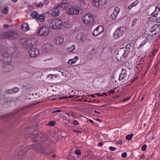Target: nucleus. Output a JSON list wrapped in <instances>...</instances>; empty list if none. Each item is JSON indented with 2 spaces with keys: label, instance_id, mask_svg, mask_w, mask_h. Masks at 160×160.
<instances>
[{
  "label": "nucleus",
  "instance_id": "obj_39",
  "mask_svg": "<svg viewBox=\"0 0 160 160\" xmlns=\"http://www.w3.org/2000/svg\"><path fill=\"white\" fill-rule=\"evenodd\" d=\"M13 90V93H17L18 92L20 88H17V87H14L12 89Z\"/></svg>",
  "mask_w": 160,
  "mask_h": 160
},
{
  "label": "nucleus",
  "instance_id": "obj_21",
  "mask_svg": "<svg viewBox=\"0 0 160 160\" xmlns=\"http://www.w3.org/2000/svg\"><path fill=\"white\" fill-rule=\"evenodd\" d=\"M84 38V35L82 33L78 34L76 36V39L78 42L82 41Z\"/></svg>",
  "mask_w": 160,
  "mask_h": 160
},
{
  "label": "nucleus",
  "instance_id": "obj_32",
  "mask_svg": "<svg viewBox=\"0 0 160 160\" xmlns=\"http://www.w3.org/2000/svg\"><path fill=\"white\" fill-rule=\"evenodd\" d=\"M38 15V13L37 12L35 11H33L32 12L31 14V16H32L33 18H36L37 17Z\"/></svg>",
  "mask_w": 160,
  "mask_h": 160
},
{
  "label": "nucleus",
  "instance_id": "obj_36",
  "mask_svg": "<svg viewBox=\"0 0 160 160\" xmlns=\"http://www.w3.org/2000/svg\"><path fill=\"white\" fill-rule=\"evenodd\" d=\"M133 135V134L132 133L130 135H128L126 136V138L127 140L129 141L131 139Z\"/></svg>",
  "mask_w": 160,
  "mask_h": 160
},
{
  "label": "nucleus",
  "instance_id": "obj_24",
  "mask_svg": "<svg viewBox=\"0 0 160 160\" xmlns=\"http://www.w3.org/2000/svg\"><path fill=\"white\" fill-rule=\"evenodd\" d=\"M8 32H0V39H5L8 38Z\"/></svg>",
  "mask_w": 160,
  "mask_h": 160
},
{
  "label": "nucleus",
  "instance_id": "obj_27",
  "mask_svg": "<svg viewBox=\"0 0 160 160\" xmlns=\"http://www.w3.org/2000/svg\"><path fill=\"white\" fill-rule=\"evenodd\" d=\"M58 76L57 74H50L48 75L47 78L50 79H52L57 78Z\"/></svg>",
  "mask_w": 160,
  "mask_h": 160
},
{
  "label": "nucleus",
  "instance_id": "obj_29",
  "mask_svg": "<svg viewBox=\"0 0 160 160\" xmlns=\"http://www.w3.org/2000/svg\"><path fill=\"white\" fill-rule=\"evenodd\" d=\"M56 124V122L55 121H52L48 123L47 125L50 127H53L55 126Z\"/></svg>",
  "mask_w": 160,
  "mask_h": 160
},
{
  "label": "nucleus",
  "instance_id": "obj_48",
  "mask_svg": "<svg viewBox=\"0 0 160 160\" xmlns=\"http://www.w3.org/2000/svg\"><path fill=\"white\" fill-rule=\"evenodd\" d=\"M138 3V0L132 3L131 4L132 6L134 7L136 6Z\"/></svg>",
  "mask_w": 160,
  "mask_h": 160
},
{
  "label": "nucleus",
  "instance_id": "obj_16",
  "mask_svg": "<svg viewBox=\"0 0 160 160\" xmlns=\"http://www.w3.org/2000/svg\"><path fill=\"white\" fill-rule=\"evenodd\" d=\"M119 8L118 7L115 8L112 13L110 16V18L112 19H115L119 12Z\"/></svg>",
  "mask_w": 160,
  "mask_h": 160
},
{
  "label": "nucleus",
  "instance_id": "obj_25",
  "mask_svg": "<svg viewBox=\"0 0 160 160\" xmlns=\"http://www.w3.org/2000/svg\"><path fill=\"white\" fill-rule=\"evenodd\" d=\"M139 20L138 19L134 18L133 19L131 27H133L134 26H138L139 25Z\"/></svg>",
  "mask_w": 160,
  "mask_h": 160
},
{
  "label": "nucleus",
  "instance_id": "obj_62",
  "mask_svg": "<svg viewBox=\"0 0 160 160\" xmlns=\"http://www.w3.org/2000/svg\"><path fill=\"white\" fill-rule=\"evenodd\" d=\"M52 58H51L48 59H47L44 60V61H46L48 60H52Z\"/></svg>",
  "mask_w": 160,
  "mask_h": 160
},
{
  "label": "nucleus",
  "instance_id": "obj_53",
  "mask_svg": "<svg viewBox=\"0 0 160 160\" xmlns=\"http://www.w3.org/2000/svg\"><path fill=\"white\" fill-rule=\"evenodd\" d=\"M109 149L111 151H114L116 150V148H115L111 146L109 147Z\"/></svg>",
  "mask_w": 160,
  "mask_h": 160
},
{
  "label": "nucleus",
  "instance_id": "obj_52",
  "mask_svg": "<svg viewBox=\"0 0 160 160\" xmlns=\"http://www.w3.org/2000/svg\"><path fill=\"white\" fill-rule=\"evenodd\" d=\"M158 13H157L154 12H153L151 13V16H152L153 17H156L157 16V14Z\"/></svg>",
  "mask_w": 160,
  "mask_h": 160
},
{
  "label": "nucleus",
  "instance_id": "obj_59",
  "mask_svg": "<svg viewBox=\"0 0 160 160\" xmlns=\"http://www.w3.org/2000/svg\"><path fill=\"white\" fill-rule=\"evenodd\" d=\"M3 27L5 28H8V25L7 24H5L3 25Z\"/></svg>",
  "mask_w": 160,
  "mask_h": 160
},
{
  "label": "nucleus",
  "instance_id": "obj_51",
  "mask_svg": "<svg viewBox=\"0 0 160 160\" xmlns=\"http://www.w3.org/2000/svg\"><path fill=\"white\" fill-rule=\"evenodd\" d=\"M73 123L75 125H78L79 124V123L76 120H74L73 122Z\"/></svg>",
  "mask_w": 160,
  "mask_h": 160
},
{
  "label": "nucleus",
  "instance_id": "obj_60",
  "mask_svg": "<svg viewBox=\"0 0 160 160\" xmlns=\"http://www.w3.org/2000/svg\"><path fill=\"white\" fill-rule=\"evenodd\" d=\"M95 94L96 95H98V96L102 97V96H103V95L102 94H100V93H97Z\"/></svg>",
  "mask_w": 160,
  "mask_h": 160
},
{
  "label": "nucleus",
  "instance_id": "obj_58",
  "mask_svg": "<svg viewBox=\"0 0 160 160\" xmlns=\"http://www.w3.org/2000/svg\"><path fill=\"white\" fill-rule=\"evenodd\" d=\"M79 58L78 56H75L73 59V60H75V61H76L78 60Z\"/></svg>",
  "mask_w": 160,
  "mask_h": 160
},
{
  "label": "nucleus",
  "instance_id": "obj_12",
  "mask_svg": "<svg viewBox=\"0 0 160 160\" xmlns=\"http://www.w3.org/2000/svg\"><path fill=\"white\" fill-rule=\"evenodd\" d=\"M8 38L10 40H14L17 39L18 36V33L15 31H8Z\"/></svg>",
  "mask_w": 160,
  "mask_h": 160
},
{
  "label": "nucleus",
  "instance_id": "obj_30",
  "mask_svg": "<svg viewBox=\"0 0 160 160\" xmlns=\"http://www.w3.org/2000/svg\"><path fill=\"white\" fill-rule=\"evenodd\" d=\"M153 6L155 8V9L153 12H156V13H158V12L160 11V5H157V6L155 7L153 5Z\"/></svg>",
  "mask_w": 160,
  "mask_h": 160
},
{
  "label": "nucleus",
  "instance_id": "obj_28",
  "mask_svg": "<svg viewBox=\"0 0 160 160\" xmlns=\"http://www.w3.org/2000/svg\"><path fill=\"white\" fill-rule=\"evenodd\" d=\"M60 14L59 12V10L57 9H55L54 11L52 12V17H55L56 16H58Z\"/></svg>",
  "mask_w": 160,
  "mask_h": 160
},
{
  "label": "nucleus",
  "instance_id": "obj_49",
  "mask_svg": "<svg viewBox=\"0 0 160 160\" xmlns=\"http://www.w3.org/2000/svg\"><path fill=\"white\" fill-rule=\"evenodd\" d=\"M40 152L43 153L45 155H47L49 153L47 152L46 151H44V150L43 149V151H42V152Z\"/></svg>",
  "mask_w": 160,
  "mask_h": 160
},
{
  "label": "nucleus",
  "instance_id": "obj_11",
  "mask_svg": "<svg viewBox=\"0 0 160 160\" xmlns=\"http://www.w3.org/2000/svg\"><path fill=\"white\" fill-rule=\"evenodd\" d=\"M39 53L38 49L35 48H32L29 50L28 53L31 57H35L38 56Z\"/></svg>",
  "mask_w": 160,
  "mask_h": 160
},
{
  "label": "nucleus",
  "instance_id": "obj_22",
  "mask_svg": "<svg viewBox=\"0 0 160 160\" xmlns=\"http://www.w3.org/2000/svg\"><path fill=\"white\" fill-rule=\"evenodd\" d=\"M22 29L24 31H27L29 29L28 24L26 23H24L22 24L21 27Z\"/></svg>",
  "mask_w": 160,
  "mask_h": 160
},
{
  "label": "nucleus",
  "instance_id": "obj_14",
  "mask_svg": "<svg viewBox=\"0 0 160 160\" xmlns=\"http://www.w3.org/2000/svg\"><path fill=\"white\" fill-rule=\"evenodd\" d=\"M130 50H128L127 49L124 50L123 48H121L120 50L118 51V54H122V57H123V58H125L126 57L128 54L130 53Z\"/></svg>",
  "mask_w": 160,
  "mask_h": 160
},
{
  "label": "nucleus",
  "instance_id": "obj_45",
  "mask_svg": "<svg viewBox=\"0 0 160 160\" xmlns=\"http://www.w3.org/2000/svg\"><path fill=\"white\" fill-rule=\"evenodd\" d=\"M117 145H121L122 144V141L121 140H119L116 142Z\"/></svg>",
  "mask_w": 160,
  "mask_h": 160
},
{
  "label": "nucleus",
  "instance_id": "obj_46",
  "mask_svg": "<svg viewBox=\"0 0 160 160\" xmlns=\"http://www.w3.org/2000/svg\"><path fill=\"white\" fill-rule=\"evenodd\" d=\"M147 148V145L146 144H144L142 146V150L143 151H145L146 150Z\"/></svg>",
  "mask_w": 160,
  "mask_h": 160
},
{
  "label": "nucleus",
  "instance_id": "obj_34",
  "mask_svg": "<svg viewBox=\"0 0 160 160\" xmlns=\"http://www.w3.org/2000/svg\"><path fill=\"white\" fill-rule=\"evenodd\" d=\"M75 49V46L74 45H73L71 47L67 48V50L68 52H71L73 51Z\"/></svg>",
  "mask_w": 160,
  "mask_h": 160
},
{
  "label": "nucleus",
  "instance_id": "obj_15",
  "mask_svg": "<svg viewBox=\"0 0 160 160\" xmlns=\"http://www.w3.org/2000/svg\"><path fill=\"white\" fill-rule=\"evenodd\" d=\"M63 38L62 37L58 36L55 38L54 42L57 45L62 44L63 42Z\"/></svg>",
  "mask_w": 160,
  "mask_h": 160
},
{
  "label": "nucleus",
  "instance_id": "obj_61",
  "mask_svg": "<svg viewBox=\"0 0 160 160\" xmlns=\"http://www.w3.org/2000/svg\"><path fill=\"white\" fill-rule=\"evenodd\" d=\"M61 112V110H57L54 111L53 112Z\"/></svg>",
  "mask_w": 160,
  "mask_h": 160
},
{
  "label": "nucleus",
  "instance_id": "obj_41",
  "mask_svg": "<svg viewBox=\"0 0 160 160\" xmlns=\"http://www.w3.org/2000/svg\"><path fill=\"white\" fill-rule=\"evenodd\" d=\"M36 6L39 8H42L43 7V4L42 2H40L39 3L36 4Z\"/></svg>",
  "mask_w": 160,
  "mask_h": 160
},
{
  "label": "nucleus",
  "instance_id": "obj_35",
  "mask_svg": "<svg viewBox=\"0 0 160 160\" xmlns=\"http://www.w3.org/2000/svg\"><path fill=\"white\" fill-rule=\"evenodd\" d=\"M99 4V0H97V1L95 0L93 2L92 5L96 7H98Z\"/></svg>",
  "mask_w": 160,
  "mask_h": 160
},
{
  "label": "nucleus",
  "instance_id": "obj_54",
  "mask_svg": "<svg viewBox=\"0 0 160 160\" xmlns=\"http://www.w3.org/2000/svg\"><path fill=\"white\" fill-rule=\"evenodd\" d=\"M61 3H63L65 4H67V5H68V4L67 3L68 2L67 0H62Z\"/></svg>",
  "mask_w": 160,
  "mask_h": 160
},
{
  "label": "nucleus",
  "instance_id": "obj_17",
  "mask_svg": "<svg viewBox=\"0 0 160 160\" xmlns=\"http://www.w3.org/2000/svg\"><path fill=\"white\" fill-rule=\"evenodd\" d=\"M52 48V46L49 44H44L42 47V49L44 52H49Z\"/></svg>",
  "mask_w": 160,
  "mask_h": 160
},
{
  "label": "nucleus",
  "instance_id": "obj_31",
  "mask_svg": "<svg viewBox=\"0 0 160 160\" xmlns=\"http://www.w3.org/2000/svg\"><path fill=\"white\" fill-rule=\"evenodd\" d=\"M67 6L68 5H67V4H65L63 3H61L60 4H59L57 6V8H62L63 9H65L67 7Z\"/></svg>",
  "mask_w": 160,
  "mask_h": 160
},
{
  "label": "nucleus",
  "instance_id": "obj_4",
  "mask_svg": "<svg viewBox=\"0 0 160 160\" xmlns=\"http://www.w3.org/2000/svg\"><path fill=\"white\" fill-rule=\"evenodd\" d=\"M22 41V46L25 48H29L36 45L38 43L37 40L35 39H31L23 40H21Z\"/></svg>",
  "mask_w": 160,
  "mask_h": 160
},
{
  "label": "nucleus",
  "instance_id": "obj_42",
  "mask_svg": "<svg viewBox=\"0 0 160 160\" xmlns=\"http://www.w3.org/2000/svg\"><path fill=\"white\" fill-rule=\"evenodd\" d=\"M146 43V42L145 41H142L141 44H140L139 47L138 48V49L140 48L142 46H143L144 45H145Z\"/></svg>",
  "mask_w": 160,
  "mask_h": 160
},
{
  "label": "nucleus",
  "instance_id": "obj_55",
  "mask_svg": "<svg viewBox=\"0 0 160 160\" xmlns=\"http://www.w3.org/2000/svg\"><path fill=\"white\" fill-rule=\"evenodd\" d=\"M43 3L45 4H47L48 3V0H44L43 1Z\"/></svg>",
  "mask_w": 160,
  "mask_h": 160
},
{
  "label": "nucleus",
  "instance_id": "obj_6",
  "mask_svg": "<svg viewBox=\"0 0 160 160\" xmlns=\"http://www.w3.org/2000/svg\"><path fill=\"white\" fill-rule=\"evenodd\" d=\"M83 22L87 26L92 25L94 22L93 15L89 13L85 14L82 18Z\"/></svg>",
  "mask_w": 160,
  "mask_h": 160
},
{
  "label": "nucleus",
  "instance_id": "obj_18",
  "mask_svg": "<svg viewBox=\"0 0 160 160\" xmlns=\"http://www.w3.org/2000/svg\"><path fill=\"white\" fill-rule=\"evenodd\" d=\"M127 75L125 70L122 69L121 71V73L119 75L118 80L120 81L123 80L126 77Z\"/></svg>",
  "mask_w": 160,
  "mask_h": 160
},
{
  "label": "nucleus",
  "instance_id": "obj_8",
  "mask_svg": "<svg viewBox=\"0 0 160 160\" xmlns=\"http://www.w3.org/2000/svg\"><path fill=\"white\" fill-rule=\"evenodd\" d=\"M125 28L123 27L118 28L113 33V38L115 39H117L122 36L125 31Z\"/></svg>",
  "mask_w": 160,
  "mask_h": 160
},
{
  "label": "nucleus",
  "instance_id": "obj_50",
  "mask_svg": "<svg viewBox=\"0 0 160 160\" xmlns=\"http://www.w3.org/2000/svg\"><path fill=\"white\" fill-rule=\"evenodd\" d=\"M121 156L123 158H126L127 156V153L126 152H124L122 154Z\"/></svg>",
  "mask_w": 160,
  "mask_h": 160
},
{
  "label": "nucleus",
  "instance_id": "obj_64",
  "mask_svg": "<svg viewBox=\"0 0 160 160\" xmlns=\"http://www.w3.org/2000/svg\"><path fill=\"white\" fill-rule=\"evenodd\" d=\"M107 105V104H104V105H102L100 106V107H106V106Z\"/></svg>",
  "mask_w": 160,
  "mask_h": 160
},
{
  "label": "nucleus",
  "instance_id": "obj_13",
  "mask_svg": "<svg viewBox=\"0 0 160 160\" xmlns=\"http://www.w3.org/2000/svg\"><path fill=\"white\" fill-rule=\"evenodd\" d=\"M49 32V28L47 27H42L40 28L38 32L40 35H47Z\"/></svg>",
  "mask_w": 160,
  "mask_h": 160
},
{
  "label": "nucleus",
  "instance_id": "obj_47",
  "mask_svg": "<svg viewBox=\"0 0 160 160\" xmlns=\"http://www.w3.org/2000/svg\"><path fill=\"white\" fill-rule=\"evenodd\" d=\"M75 153L77 155H79L81 154V152L80 150L78 149L75 151Z\"/></svg>",
  "mask_w": 160,
  "mask_h": 160
},
{
  "label": "nucleus",
  "instance_id": "obj_2",
  "mask_svg": "<svg viewBox=\"0 0 160 160\" xmlns=\"http://www.w3.org/2000/svg\"><path fill=\"white\" fill-rule=\"evenodd\" d=\"M31 148L35 149L37 151L40 152L43 151L41 143H38L37 144H34L31 145L24 146L20 147L17 150L18 155L19 156L26 154V152L28 150Z\"/></svg>",
  "mask_w": 160,
  "mask_h": 160
},
{
  "label": "nucleus",
  "instance_id": "obj_38",
  "mask_svg": "<svg viewBox=\"0 0 160 160\" xmlns=\"http://www.w3.org/2000/svg\"><path fill=\"white\" fill-rule=\"evenodd\" d=\"M151 33L150 32H148L147 33H146V35H145L144 37H146V38H147L148 37H150V36H151V38L153 37V34H151L150 33Z\"/></svg>",
  "mask_w": 160,
  "mask_h": 160
},
{
  "label": "nucleus",
  "instance_id": "obj_20",
  "mask_svg": "<svg viewBox=\"0 0 160 160\" xmlns=\"http://www.w3.org/2000/svg\"><path fill=\"white\" fill-rule=\"evenodd\" d=\"M23 87L26 89H29L32 87L31 83L29 81H24L22 84Z\"/></svg>",
  "mask_w": 160,
  "mask_h": 160
},
{
  "label": "nucleus",
  "instance_id": "obj_7",
  "mask_svg": "<svg viewBox=\"0 0 160 160\" xmlns=\"http://www.w3.org/2000/svg\"><path fill=\"white\" fill-rule=\"evenodd\" d=\"M80 7L77 5H74L69 8L67 12L71 15H78L80 10Z\"/></svg>",
  "mask_w": 160,
  "mask_h": 160
},
{
  "label": "nucleus",
  "instance_id": "obj_1",
  "mask_svg": "<svg viewBox=\"0 0 160 160\" xmlns=\"http://www.w3.org/2000/svg\"><path fill=\"white\" fill-rule=\"evenodd\" d=\"M15 51L14 48L11 47L8 50V52H3L0 55V59L3 62L4 70L5 72L12 71L14 68V66L11 64L12 60L11 55Z\"/></svg>",
  "mask_w": 160,
  "mask_h": 160
},
{
  "label": "nucleus",
  "instance_id": "obj_9",
  "mask_svg": "<svg viewBox=\"0 0 160 160\" xmlns=\"http://www.w3.org/2000/svg\"><path fill=\"white\" fill-rule=\"evenodd\" d=\"M41 95L39 93H36L35 94H29L28 96L26 97V99L28 100H31L33 102L36 101V99H40L41 98Z\"/></svg>",
  "mask_w": 160,
  "mask_h": 160
},
{
  "label": "nucleus",
  "instance_id": "obj_57",
  "mask_svg": "<svg viewBox=\"0 0 160 160\" xmlns=\"http://www.w3.org/2000/svg\"><path fill=\"white\" fill-rule=\"evenodd\" d=\"M103 142H99L98 143V146H101L103 145Z\"/></svg>",
  "mask_w": 160,
  "mask_h": 160
},
{
  "label": "nucleus",
  "instance_id": "obj_63",
  "mask_svg": "<svg viewBox=\"0 0 160 160\" xmlns=\"http://www.w3.org/2000/svg\"><path fill=\"white\" fill-rule=\"evenodd\" d=\"M144 157H145V155L144 154H143L141 156L140 158H143Z\"/></svg>",
  "mask_w": 160,
  "mask_h": 160
},
{
  "label": "nucleus",
  "instance_id": "obj_33",
  "mask_svg": "<svg viewBox=\"0 0 160 160\" xmlns=\"http://www.w3.org/2000/svg\"><path fill=\"white\" fill-rule=\"evenodd\" d=\"M2 12L4 14H7L9 12V8L8 7H6L4 8L2 10Z\"/></svg>",
  "mask_w": 160,
  "mask_h": 160
},
{
  "label": "nucleus",
  "instance_id": "obj_10",
  "mask_svg": "<svg viewBox=\"0 0 160 160\" xmlns=\"http://www.w3.org/2000/svg\"><path fill=\"white\" fill-rule=\"evenodd\" d=\"M104 32L103 27L101 25H99L93 31L92 34L95 36L100 35Z\"/></svg>",
  "mask_w": 160,
  "mask_h": 160
},
{
  "label": "nucleus",
  "instance_id": "obj_3",
  "mask_svg": "<svg viewBox=\"0 0 160 160\" xmlns=\"http://www.w3.org/2000/svg\"><path fill=\"white\" fill-rule=\"evenodd\" d=\"M50 27L53 29H59L62 26V22L59 19H51L48 21Z\"/></svg>",
  "mask_w": 160,
  "mask_h": 160
},
{
  "label": "nucleus",
  "instance_id": "obj_56",
  "mask_svg": "<svg viewBox=\"0 0 160 160\" xmlns=\"http://www.w3.org/2000/svg\"><path fill=\"white\" fill-rule=\"evenodd\" d=\"M130 99V98L128 97L127 98H125L124 99L122 100V101L123 102H126L127 100H128Z\"/></svg>",
  "mask_w": 160,
  "mask_h": 160
},
{
  "label": "nucleus",
  "instance_id": "obj_23",
  "mask_svg": "<svg viewBox=\"0 0 160 160\" xmlns=\"http://www.w3.org/2000/svg\"><path fill=\"white\" fill-rule=\"evenodd\" d=\"M160 25L157 24H155L153 25L149 30V32H153L155 31L156 30H157L158 28H160Z\"/></svg>",
  "mask_w": 160,
  "mask_h": 160
},
{
  "label": "nucleus",
  "instance_id": "obj_40",
  "mask_svg": "<svg viewBox=\"0 0 160 160\" xmlns=\"http://www.w3.org/2000/svg\"><path fill=\"white\" fill-rule=\"evenodd\" d=\"M125 48L127 49L130 50L132 48L131 46V45L130 44H128L126 46Z\"/></svg>",
  "mask_w": 160,
  "mask_h": 160
},
{
  "label": "nucleus",
  "instance_id": "obj_37",
  "mask_svg": "<svg viewBox=\"0 0 160 160\" xmlns=\"http://www.w3.org/2000/svg\"><path fill=\"white\" fill-rule=\"evenodd\" d=\"M75 62L76 61L73 60V59H70L68 61V63L69 65H72L75 63Z\"/></svg>",
  "mask_w": 160,
  "mask_h": 160
},
{
  "label": "nucleus",
  "instance_id": "obj_26",
  "mask_svg": "<svg viewBox=\"0 0 160 160\" xmlns=\"http://www.w3.org/2000/svg\"><path fill=\"white\" fill-rule=\"evenodd\" d=\"M36 20L40 22H44L45 21V16L43 15L40 14L36 18Z\"/></svg>",
  "mask_w": 160,
  "mask_h": 160
},
{
  "label": "nucleus",
  "instance_id": "obj_44",
  "mask_svg": "<svg viewBox=\"0 0 160 160\" xmlns=\"http://www.w3.org/2000/svg\"><path fill=\"white\" fill-rule=\"evenodd\" d=\"M6 93L8 94H11L13 93L12 89L7 90L6 91Z\"/></svg>",
  "mask_w": 160,
  "mask_h": 160
},
{
  "label": "nucleus",
  "instance_id": "obj_19",
  "mask_svg": "<svg viewBox=\"0 0 160 160\" xmlns=\"http://www.w3.org/2000/svg\"><path fill=\"white\" fill-rule=\"evenodd\" d=\"M13 115V113H10L7 115H4L0 116V120L3 121L5 119L10 118L11 117H12Z\"/></svg>",
  "mask_w": 160,
  "mask_h": 160
},
{
  "label": "nucleus",
  "instance_id": "obj_43",
  "mask_svg": "<svg viewBox=\"0 0 160 160\" xmlns=\"http://www.w3.org/2000/svg\"><path fill=\"white\" fill-rule=\"evenodd\" d=\"M64 27L65 28H68L70 26V24L68 22H65L63 25Z\"/></svg>",
  "mask_w": 160,
  "mask_h": 160
},
{
  "label": "nucleus",
  "instance_id": "obj_5",
  "mask_svg": "<svg viewBox=\"0 0 160 160\" xmlns=\"http://www.w3.org/2000/svg\"><path fill=\"white\" fill-rule=\"evenodd\" d=\"M48 135H46L39 132H35L32 136V139L34 142H40L41 140H43L47 138Z\"/></svg>",
  "mask_w": 160,
  "mask_h": 160
}]
</instances>
